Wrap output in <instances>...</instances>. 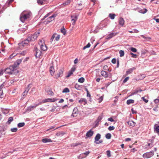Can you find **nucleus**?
Here are the masks:
<instances>
[{
    "instance_id": "f257e3e1",
    "label": "nucleus",
    "mask_w": 159,
    "mask_h": 159,
    "mask_svg": "<svg viewBox=\"0 0 159 159\" xmlns=\"http://www.w3.org/2000/svg\"><path fill=\"white\" fill-rule=\"evenodd\" d=\"M32 15V13L30 11H24L21 14L20 19L23 22H24L26 20L30 18Z\"/></svg>"
},
{
    "instance_id": "f03ea898",
    "label": "nucleus",
    "mask_w": 159,
    "mask_h": 159,
    "mask_svg": "<svg viewBox=\"0 0 159 159\" xmlns=\"http://www.w3.org/2000/svg\"><path fill=\"white\" fill-rule=\"evenodd\" d=\"M4 72L6 74H16L18 73V70L12 66H11L9 68H7L4 70Z\"/></svg>"
},
{
    "instance_id": "7ed1b4c3",
    "label": "nucleus",
    "mask_w": 159,
    "mask_h": 159,
    "mask_svg": "<svg viewBox=\"0 0 159 159\" xmlns=\"http://www.w3.org/2000/svg\"><path fill=\"white\" fill-rule=\"evenodd\" d=\"M39 32H35L34 34L30 35L28 37V40L30 41H34L39 36Z\"/></svg>"
},
{
    "instance_id": "20e7f679",
    "label": "nucleus",
    "mask_w": 159,
    "mask_h": 159,
    "mask_svg": "<svg viewBox=\"0 0 159 159\" xmlns=\"http://www.w3.org/2000/svg\"><path fill=\"white\" fill-rule=\"evenodd\" d=\"M154 154V152L153 151H151L149 152H146L143 154V157L144 158H148L152 156Z\"/></svg>"
},
{
    "instance_id": "39448f33",
    "label": "nucleus",
    "mask_w": 159,
    "mask_h": 159,
    "mask_svg": "<svg viewBox=\"0 0 159 159\" xmlns=\"http://www.w3.org/2000/svg\"><path fill=\"white\" fill-rule=\"evenodd\" d=\"M30 41L28 40V38L24 41L22 42L19 44V45L20 48H22L23 47L25 46V45L28 44L29 42Z\"/></svg>"
},
{
    "instance_id": "423d86ee",
    "label": "nucleus",
    "mask_w": 159,
    "mask_h": 159,
    "mask_svg": "<svg viewBox=\"0 0 159 159\" xmlns=\"http://www.w3.org/2000/svg\"><path fill=\"white\" fill-rule=\"evenodd\" d=\"M31 85V84H29L25 88V90L22 94L23 96H25V95L27 94L29 91V90L30 89L31 87L30 86Z\"/></svg>"
},
{
    "instance_id": "0eeeda50",
    "label": "nucleus",
    "mask_w": 159,
    "mask_h": 159,
    "mask_svg": "<svg viewBox=\"0 0 159 159\" xmlns=\"http://www.w3.org/2000/svg\"><path fill=\"white\" fill-rule=\"evenodd\" d=\"M78 113V111L77 108V107H75L73 109L72 114L71 115V116L74 117H75L77 116Z\"/></svg>"
},
{
    "instance_id": "6e6552de",
    "label": "nucleus",
    "mask_w": 159,
    "mask_h": 159,
    "mask_svg": "<svg viewBox=\"0 0 159 159\" xmlns=\"http://www.w3.org/2000/svg\"><path fill=\"white\" fill-rule=\"evenodd\" d=\"M35 56L36 57H39L41 55V52L37 48H35Z\"/></svg>"
},
{
    "instance_id": "1a4fd4ad",
    "label": "nucleus",
    "mask_w": 159,
    "mask_h": 159,
    "mask_svg": "<svg viewBox=\"0 0 159 159\" xmlns=\"http://www.w3.org/2000/svg\"><path fill=\"white\" fill-rule=\"evenodd\" d=\"M21 59L17 60L16 62H15L14 64L13 65V66L15 68L17 69V66L19 65V64L21 63Z\"/></svg>"
},
{
    "instance_id": "9d476101",
    "label": "nucleus",
    "mask_w": 159,
    "mask_h": 159,
    "mask_svg": "<svg viewBox=\"0 0 159 159\" xmlns=\"http://www.w3.org/2000/svg\"><path fill=\"white\" fill-rule=\"evenodd\" d=\"M64 72V69H61L58 70V72L57 73V77L62 76L63 75V72Z\"/></svg>"
},
{
    "instance_id": "9b49d317",
    "label": "nucleus",
    "mask_w": 159,
    "mask_h": 159,
    "mask_svg": "<svg viewBox=\"0 0 159 159\" xmlns=\"http://www.w3.org/2000/svg\"><path fill=\"white\" fill-rule=\"evenodd\" d=\"M117 34V33H111L107 36L106 39H110L116 35Z\"/></svg>"
},
{
    "instance_id": "f8f14e48",
    "label": "nucleus",
    "mask_w": 159,
    "mask_h": 159,
    "mask_svg": "<svg viewBox=\"0 0 159 159\" xmlns=\"http://www.w3.org/2000/svg\"><path fill=\"white\" fill-rule=\"evenodd\" d=\"M135 69L136 68L134 67L128 69L126 72V75H128L129 74H131L133 72V70H135Z\"/></svg>"
},
{
    "instance_id": "ddd939ff",
    "label": "nucleus",
    "mask_w": 159,
    "mask_h": 159,
    "mask_svg": "<svg viewBox=\"0 0 159 159\" xmlns=\"http://www.w3.org/2000/svg\"><path fill=\"white\" fill-rule=\"evenodd\" d=\"M93 131H92L91 129H90L87 132L86 135L87 137H90L93 135Z\"/></svg>"
},
{
    "instance_id": "4468645a",
    "label": "nucleus",
    "mask_w": 159,
    "mask_h": 159,
    "mask_svg": "<svg viewBox=\"0 0 159 159\" xmlns=\"http://www.w3.org/2000/svg\"><path fill=\"white\" fill-rule=\"evenodd\" d=\"M102 119V117L101 116H99L98 117L97 119L95 121V126H97L99 124V122Z\"/></svg>"
},
{
    "instance_id": "2eb2a0df",
    "label": "nucleus",
    "mask_w": 159,
    "mask_h": 159,
    "mask_svg": "<svg viewBox=\"0 0 159 159\" xmlns=\"http://www.w3.org/2000/svg\"><path fill=\"white\" fill-rule=\"evenodd\" d=\"M101 75L105 78H107L108 76L107 73L104 70H102L101 72Z\"/></svg>"
},
{
    "instance_id": "dca6fc26",
    "label": "nucleus",
    "mask_w": 159,
    "mask_h": 159,
    "mask_svg": "<svg viewBox=\"0 0 159 159\" xmlns=\"http://www.w3.org/2000/svg\"><path fill=\"white\" fill-rule=\"evenodd\" d=\"M79 102H80L81 104H83L85 105L87 103V101L84 98H81L79 101Z\"/></svg>"
},
{
    "instance_id": "f3484780",
    "label": "nucleus",
    "mask_w": 159,
    "mask_h": 159,
    "mask_svg": "<svg viewBox=\"0 0 159 159\" xmlns=\"http://www.w3.org/2000/svg\"><path fill=\"white\" fill-rule=\"evenodd\" d=\"M125 22V21L123 18L122 17H120L119 19V24L121 26H123Z\"/></svg>"
},
{
    "instance_id": "a211bd4d",
    "label": "nucleus",
    "mask_w": 159,
    "mask_h": 159,
    "mask_svg": "<svg viewBox=\"0 0 159 159\" xmlns=\"http://www.w3.org/2000/svg\"><path fill=\"white\" fill-rule=\"evenodd\" d=\"M101 134H100L98 133L97 134L95 137V143H96L97 141H98V140L101 138Z\"/></svg>"
},
{
    "instance_id": "6ab92c4d",
    "label": "nucleus",
    "mask_w": 159,
    "mask_h": 159,
    "mask_svg": "<svg viewBox=\"0 0 159 159\" xmlns=\"http://www.w3.org/2000/svg\"><path fill=\"white\" fill-rule=\"evenodd\" d=\"M40 48L43 51H45L47 50V48L46 45L43 43L41 45Z\"/></svg>"
},
{
    "instance_id": "aec40b11",
    "label": "nucleus",
    "mask_w": 159,
    "mask_h": 159,
    "mask_svg": "<svg viewBox=\"0 0 159 159\" xmlns=\"http://www.w3.org/2000/svg\"><path fill=\"white\" fill-rule=\"evenodd\" d=\"M42 141L44 143H48V142H52V141L50 139L45 138L43 139H42Z\"/></svg>"
},
{
    "instance_id": "412c9836",
    "label": "nucleus",
    "mask_w": 159,
    "mask_h": 159,
    "mask_svg": "<svg viewBox=\"0 0 159 159\" xmlns=\"http://www.w3.org/2000/svg\"><path fill=\"white\" fill-rule=\"evenodd\" d=\"M57 14H54L51 16H50L48 18V20H52V21L57 16Z\"/></svg>"
},
{
    "instance_id": "4be33fe9",
    "label": "nucleus",
    "mask_w": 159,
    "mask_h": 159,
    "mask_svg": "<svg viewBox=\"0 0 159 159\" xmlns=\"http://www.w3.org/2000/svg\"><path fill=\"white\" fill-rule=\"evenodd\" d=\"M55 100L54 99H51V98H48L44 100L43 101V102L45 103L46 102H54Z\"/></svg>"
},
{
    "instance_id": "5701e85b",
    "label": "nucleus",
    "mask_w": 159,
    "mask_h": 159,
    "mask_svg": "<svg viewBox=\"0 0 159 159\" xmlns=\"http://www.w3.org/2000/svg\"><path fill=\"white\" fill-rule=\"evenodd\" d=\"M50 72L52 76L54 75V68L52 66H51L50 68L49 69Z\"/></svg>"
},
{
    "instance_id": "b1692460",
    "label": "nucleus",
    "mask_w": 159,
    "mask_h": 159,
    "mask_svg": "<svg viewBox=\"0 0 159 159\" xmlns=\"http://www.w3.org/2000/svg\"><path fill=\"white\" fill-rule=\"evenodd\" d=\"M157 124H155L154 126V129L156 132L157 133H159V125L156 126Z\"/></svg>"
},
{
    "instance_id": "393cba45",
    "label": "nucleus",
    "mask_w": 159,
    "mask_h": 159,
    "mask_svg": "<svg viewBox=\"0 0 159 159\" xmlns=\"http://www.w3.org/2000/svg\"><path fill=\"white\" fill-rule=\"evenodd\" d=\"M72 0H67L63 3V5L64 6L68 5L70 4V2Z\"/></svg>"
},
{
    "instance_id": "a878e982",
    "label": "nucleus",
    "mask_w": 159,
    "mask_h": 159,
    "mask_svg": "<svg viewBox=\"0 0 159 159\" xmlns=\"http://www.w3.org/2000/svg\"><path fill=\"white\" fill-rule=\"evenodd\" d=\"M61 33L63 34L64 35H65L66 34V31L65 29L64 28V26L61 27Z\"/></svg>"
},
{
    "instance_id": "bb28decb",
    "label": "nucleus",
    "mask_w": 159,
    "mask_h": 159,
    "mask_svg": "<svg viewBox=\"0 0 159 159\" xmlns=\"http://www.w3.org/2000/svg\"><path fill=\"white\" fill-rule=\"evenodd\" d=\"M134 102V100L133 99H129L127 101L126 103L128 105H129L131 103H133Z\"/></svg>"
},
{
    "instance_id": "cd10ccee",
    "label": "nucleus",
    "mask_w": 159,
    "mask_h": 159,
    "mask_svg": "<svg viewBox=\"0 0 159 159\" xmlns=\"http://www.w3.org/2000/svg\"><path fill=\"white\" fill-rule=\"evenodd\" d=\"M115 16L116 15L115 14L110 13L109 15V17L112 20L114 19Z\"/></svg>"
},
{
    "instance_id": "c85d7f7f",
    "label": "nucleus",
    "mask_w": 159,
    "mask_h": 159,
    "mask_svg": "<svg viewBox=\"0 0 159 159\" xmlns=\"http://www.w3.org/2000/svg\"><path fill=\"white\" fill-rule=\"evenodd\" d=\"M13 119L12 117H10L8 120L7 121V123L8 124H10L11 122L13 120Z\"/></svg>"
},
{
    "instance_id": "c756f323",
    "label": "nucleus",
    "mask_w": 159,
    "mask_h": 159,
    "mask_svg": "<svg viewBox=\"0 0 159 159\" xmlns=\"http://www.w3.org/2000/svg\"><path fill=\"white\" fill-rule=\"evenodd\" d=\"M143 90L142 89H139V90H134V92L132 93V95H134V94H136L138 92H141Z\"/></svg>"
},
{
    "instance_id": "7c9ffc66",
    "label": "nucleus",
    "mask_w": 159,
    "mask_h": 159,
    "mask_svg": "<svg viewBox=\"0 0 159 159\" xmlns=\"http://www.w3.org/2000/svg\"><path fill=\"white\" fill-rule=\"evenodd\" d=\"M65 134V133L63 132H61L57 133L56 134V135L57 136H63Z\"/></svg>"
},
{
    "instance_id": "2f4dec72",
    "label": "nucleus",
    "mask_w": 159,
    "mask_h": 159,
    "mask_svg": "<svg viewBox=\"0 0 159 159\" xmlns=\"http://www.w3.org/2000/svg\"><path fill=\"white\" fill-rule=\"evenodd\" d=\"M128 124L131 126H134L135 125L134 123L132 121H129L128 122H127Z\"/></svg>"
},
{
    "instance_id": "473e14b6",
    "label": "nucleus",
    "mask_w": 159,
    "mask_h": 159,
    "mask_svg": "<svg viewBox=\"0 0 159 159\" xmlns=\"http://www.w3.org/2000/svg\"><path fill=\"white\" fill-rule=\"evenodd\" d=\"M75 88L77 90H80L81 86L78 84H76L75 85Z\"/></svg>"
},
{
    "instance_id": "72a5a7b5",
    "label": "nucleus",
    "mask_w": 159,
    "mask_h": 159,
    "mask_svg": "<svg viewBox=\"0 0 159 159\" xmlns=\"http://www.w3.org/2000/svg\"><path fill=\"white\" fill-rule=\"evenodd\" d=\"M25 125L24 122L20 123L18 124L17 126L18 127L20 128L24 126Z\"/></svg>"
},
{
    "instance_id": "f704fd0d",
    "label": "nucleus",
    "mask_w": 159,
    "mask_h": 159,
    "mask_svg": "<svg viewBox=\"0 0 159 159\" xmlns=\"http://www.w3.org/2000/svg\"><path fill=\"white\" fill-rule=\"evenodd\" d=\"M70 92L69 89L68 88H65L62 91V92L63 93H69Z\"/></svg>"
},
{
    "instance_id": "c9c22d12",
    "label": "nucleus",
    "mask_w": 159,
    "mask_h": 159,
    "mask_svg": "<svg viewBox=\"0 0 159 159\" xmlns=\"http://www.w3.org/2000/svg\"><path fill=\"white\" fill-rule=\"evenodd\" d=\"M119 53L120 54V56L121 57H123L125 54L123 50L120 51Z\"/></svg>"
},
{
    "instance_id": "e433bc0d",
    "label": "nucleus",
    "mask_w": 159,
    "mask_h": 159,
    "mask_svg": "<svg viewBox=\"0 0 159 159\" xmlns=\"http://www.w3.org/2000/svg\"><path fill=\"white\" fill-rule=\"evenodd\" d=\"M37 2L38 4L40 5L45 4V2H42L41 0H37Z\"/></svg>"
},
{
    "instance_id": "4c0bfd02",
    "label": "nucleus",
    "mask_w": 159,
    "mask_h": 159,
    "mask_svg": "<svg viewBox=\"0 0 159 159\" xmlns=\"http://www.w3.org/2000/svg\"><path fill=\"white\" fill-rule=\"evenodd\" d=\"M111 134L107 133L106 135V138L107 139H110L111 138Z\"/></svg>"
},
{
    "instance_id": "58836bf2",
    "label": "nucleus",
    "mask_w": 159,
    "mask_h": 159,
    "mask_svg": "<svg viewBox=\"0 0 159 159\" xmlns=\"http://www.w3.org/2000/svg\"><path fill=\"white\" fill-rule=\"evenodd\" d=\"M84 79L83 77L79 78L78 80V82L80 83H83L84 82Z\"/></svg>"
},
{
    "instance_id": "ea45409f",
    "label": "nucleus",
    "mask_w": 159,
    "mask_h": 159,
    "mask_svg": "<svg viewBox=\"0 0 159 159\" xmlns=\"http://www.w3.org/2000/svg\"><path fill=\"white\" fill-rule=\"evenodd\" d=\"M141 36L143 37V38L144 39H146L145 41H148L149 40H150L151 39V38L150 37H146L143 35H141Z\"/></svg>"
},
{
    "instance_id": "a19ab883",
    "label": "nucleus",
    "mask_w": 159,
    "mask_h": 159,
    "mask_svg": "<svg viewBox=\"0 0 159 159\" xmlns=\"http://www.w3.org/2000/svg\"><path fill=\"white\" fill-rule=\"evenodd\" d=\"M90 44L89 43L88 44L86 45L85 46H84L83 48V50H85L86 48H89L90 47Z\"/></svg>"
},
{
    "instance_id": "79ce46f5",
    "label": "nucleus",
    "mask_w": 159,
    "mask_h": 159,
    "mask_svg": "<svg viewBox=\"0 0 159 159\" xmlns=\"http://www.w3.org/2000/svg\"><path fill=\"white\" fill-rule=\"evenodd\" d=\"M90 44L89 43L88 44L86 45L85 46H84L83 48V50H85L86 48H89L90 47Z\"/></svg>"
},
{
    "instance_id": "37998d69",
    "label": "nucleus",
    "mask_w": 159,
    "mask_h": 159,
    "mask_svg": "<svg viewBox=\"0 0 159 159\" xmlns=\"http://www.w3.org/2000/svg\"><path fill=\"white\" fill-rule=\"evenodd\" d=\"M85 157V156H84L83 154V153L81 154L78 157V158L79 159H82Z\"/></svg>"
},
{
    "instance_id": "c03bdc74",
    "label": "nucleus",
    "mask_w": 159,
    "mask_h": 159,
    "mask_svg": "<svg viewBox=\"0 0 159 159\" xmlns=\"http://www.w3.org/2000/svg\"><path fill=\"white\" fill-rule=\"evenodd\" d=\"M76 69V67H75V66H73L71 68L70 70V71L72 73H73V72L75 70V69Z\"/></svg>"
},
{
    "instance_id": "a18cd8bd",
    "label": "nucleus",
    "mask_w": 159,
    "mask_h": 159,
    "mask_svg": "<svg viewBox=\"0 0 159 159\" xmlns=\"http://www.w3.org/2000/svg\"><path fill=\"white\" fill-rule=\"evenodd\" d=\"M17 131V128H14L11 129V131L12 132H16Z\"/></svg>"
},
{
    "instance_id": "49530a36",
    "label": "nucleus",
    "mask_w": 159,
    "mask_h": 159,
    "mask_svg": "<svg viewBox=\"0 0 159 159\" xmlns=\"http://www.w3.org/2000/svg\"><path fill=\"white\" fill-rule=\"evenodd\" d=\"M78 17V15H75V16H71V18H73L75 19V20H77Z\"/></svg>"
},
{
    "instance_id": "de8ad7c7",
    "label": "nucleus",
    "mask_w": 159,
    "mask_h": 159,
    "mask_svg": "<svg viewBox=\"0 0 159 159\" xmlns=\"http://www.w3.org/2000/svg\"><path fill=\"white\" fill-rule=\"evenodd\" d=\"M48 93L49 95H53V93L52 92V91L51 90H48Z\"/></svg>"
},
{
    "instance_id": "09e8293b",
    "label": "nucleus",
    "mask_w": 159,
    "mask_h": 159,
    "mask_svg": "<svg viewBox=\"0 0 159 159\" xmlns=\"http://www.w3.org/2000/svg\"><path fill=\"white\" fill-rule=\"evenodd\" d=\"M130 50L134 52H137V49L136 48L132 47L130 48Z\"/></svg>"
},
{
    "instance_id": "8fccbe9b",
    "label": "nucleus",
    "mask_w": 159,
    "mask_h": 159,
    "mask_svg": "<svg viewBox=\"0 0 159 159\" xmlns=\"http://www.w3.org/2000/svg\"><path fill=\"white\" fill-rule=\"evenodd\" d=\"M107 154L108 157H111V153L110 151V150H108L107 151Z\"/></svg>"
},
{
    "instance_id": "3c124183",
    "label": "nucleus",
    "mask_w": 159,
    "mask_h": 159,
    "mask_svg": "<svg viewBox=\"0 0 159 159\" xmlns=\"http://www.w3.org/2000/svg\"><path fill=\"white\" fill-rule=\"evenodd\" d=\"M130 54L131 55V57L134 58H136L137 56L135 54H134L133 53H130Z\"/></svg>"
},
{
    "instance_id": "603ef678",
    "label": "nucleus",
    "mask_w": 159,
    "mask_h": 159,
    "mask_svg": "<svg viewBox=\"0 0 159 159\" xmlns=\"http://www.w3.org/2000/svg\"><path fill=\"white\" fill-rule=\"evenodd\" d=\"M115 127L113 126H110L108 128V130H112L114 129Z\"/></svg>"
},
{
    "instance_id": "864d4df0",
    "label": "nucleus",
    "mask_w": 159,
    "mask_h": 159,
    "mask_svg": "<svg viewBox=\"0 0 159 159\" xmlns=\"http://www.w3.org/2000/svg\"><path fill=\"white\" fill-rule=\"evenodd\" d=\"M73 73H72L70 71H69L68 75L66 76V78H68L72 74H73Z\"/></svg>"
},
{
    "instance_id": "5fc2aeb1",
    "label": "nucleus",
    "mask_w": 159,
    "mask_h": 159,
    "mask_svg": "<svg viewBox=\"0 0 159 159\" xmlns=\"http://www.w3.org/2000/svg\"><path fill=\"white\" fill-rule=\"evenodd\" d=\"M50 13H48L45 16L43 17V19H42V20H43L44 19H45L48 16H49L50 15Z\"/></svg>"
},
{
    "instance_id": "6e6d98bb",
    "label": "nucleus",
    "mask_w": 159,
    "mask_h": 159,
    "mask_svg": "<svg viewBox=\"0 0 159 159\" xmlns=\"http://www.w3.org/2000/svg\"><path fill=\"white\" fill-rule=\"evenodd\" d=\"M129 79V77H126L125 79L123 80V82L124 83H125L128 81V80Z\"/></svg>"
},
{
    "instance_id": "4d7b16f0",
    "label": "nucleus",
    "mask_w": 159,
    "mask_h": 159,
    "mask_svg": "<svg viewBox=\"0 0 159 159\" xmlns=\"http://www.w3.org/2000/svg\"><path fill=\"white\" fill-rule=\"evenodd\" d=\"M56 35V34H54L52 36L51 38V42L54 39V38L55 37V35Z\"/></svg>"
},
{
    "instance_id": "13d9d810",
    "label": "nucleus",
    "mask_w": 159,
    "mask_h": 159,
    "mask_svg": "<svg viewBox=\"0 0 159 159\" xmlns=\"http://www.w3.org/2000/svg\"><path fill=\"white\" fill-rule=\"evenodd\" d=\"M90 153V152L89 151H88L86 152H84V153H83V155H85V157L88 156L89 154V153Z\"/></svg>"
},
{
    "instance_id": "bf43d9fd",
    "label": "nucleus",
    "mask_w": 159,
    "mask_h": 159,
    "mask_svg": "<svg viewBox=\"0 0 159 159\" xmlns=\"http://www.w3.org/2000/svg\"><path fill=\"white\" fill-rule=\"evenodd\" d=\"M142 99L146 103H147L148 102V100L146 99H145L144 98V97H142Z\"/></svg>"
},
{
    "instance_id": "052dcab7",
    "label": "nucleus",
    "mask_w": 159,
    "mask_h": 159,
    "mask_svg": "<svg viewBox=\"0 0 159 159\" xmlns=\"http://www.w3.org/2000/svg\"><path fill=\"white\" fill-rule=\"evenodd\" d=\"M111 62L113 64H115L116 62V60L115 58H113L111 60Z\"/></svg>"
},
{
    "instance_id": "680f3d73",
    "label": "nucleus",
    "mask_w": 159,
    "mask_h": 159,
    "mask_svg": "<svg viewBox=\"0 0 159 159\" xmlns=\"http://www.w3.org/2000/svg\"><path fill=\"white\" fill-rule=\"evenodd\" d=\"M60 38V35H57V36L56 37V38H55V40L57 41H58L59 39Z\"/></svg>"
},
{
    "instance_id": "e2e57ef3",
    "label": "nucleus",
    "mask_w": 159,
    "mask_h": 159,
    "mask_svg": "<svg viewBox=\"0 0 159 159\" xmlns=\"http://www.w3.org/2000/svg\"><path fill=\"white\" fill-rule=\"evenodd\" d=\"M103 69L105 70H108V66L107 65H105L103 66Z\"/></svg>"
},
{
    "instance_id": "0e129e2a",
    "label": "nucleus",
    "mask_w": 159,
    "mask_h": 159,
    "mask_svg": "<svg viewBox=\"0 0 159 159\" xmlns=\"http://www.w3.org/2000/svg\"><path fill=\"white\" fill-rule=\"evenodd\" d=\"M103 141L102 140V139H101L99 141V142L97 141L96 143V144H99V143H102L103 142Z\"/></svg>"
},
{
    "instance_id": "69168bd1",
    "label": "nucleus",
    "mask_w": 159,
    "mask_h": 159,
    "mask_svg": "<svg viewBox=\"0 0 159 159\" xmlns=\"http://www.w3.org/2000/svg\"><path fill=\"white\" fill-rule=\"evenodd\" d=\"M108 121H110L111 122H113L114 121V120L111 117L109 118L108 119Z\"/></svg>"
},
{
    "instance_id": "338daca9",
    "label": "nucleus",
    "mask_w": 159,
    "mask_h": 159,
    "mask_svg": "<svg viewBox=\"0 0 159 159\" xmlns=\"http://www.w3.org/2000/svg\"><path fill=\"white\" fill-rule=\"evenodd\" d=\"M4 72V70H0V76L2 75Z\"/></svg>"
},
{
    "instance_id": "774afa93",
    "label": "nucleus",
    "mask_w": 159,
    "mask_h": 159,
    "mask_svg": "<svg viewBox=\"0 0 159 159\" xmlns=\"http://www.w3.org/2000/svg\"><path fill=\"white\" fill-rule=\"evenodd\" d=\"M154 102L156 103H157L159 102V99H156L154 100Z\"/></svg>"
}]
</instances>
